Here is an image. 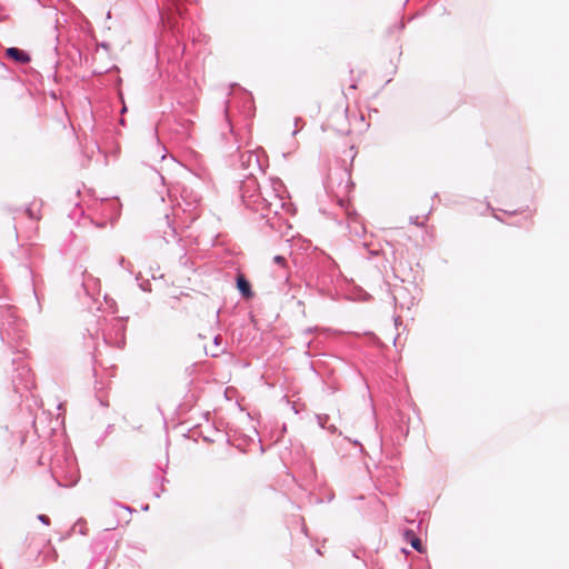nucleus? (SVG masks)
Segmentation results:
<instances>
[{"label": "nucleus", "mask_w": 569, "mask_h": 569, "mask_svg": "<svg viewBox=\"0 0 569 569\" xmlns=\"http://www.w3.org/2000/svg\"><path fill=\"white\" fill-rule=\"evenodd\" d=\"M38 518H39V520H40L41 522H43L44 525H50V519H49V517H48V516H46V515H40Z\"/></svg>", "instance_id": "423d86ee"}, {"label": "nucleus", "mask_w": 569, "mask_h": 569, "mask_svg": "<svg viewBox=\"0 0 569 569\" xmlns=\"http://www.w3.org/2000/svg\"><path fill=\"white\" fill-rule=\"evenodd\" d=\"M237 287L243 297L250 298L252 296L251 287L244 276L239 274L237 278Z\"/></svg>", "instance_id": "f03ea898"}, {"label": "nucleus", "mask_w": 569, "mask_h": 569, "mask_svg": "<svg viewBox=\"0 0 569 569\" xmlns=\"http://www.w3.org/2000/svg\"><path fill=\"white\" fill-rule=\"evenodd\" d=\"M7 56L20 63H27L30 61V57L18 48L7 49Z\"/></svg>", "instance_id": "f257e3e1"}, {"label": "nucleus", "mask_w": 569, "mask_h": 569, "mask_svg": "<svg viewBox=\"0 0 569 569\" xmlns=\"http://www.w3.org/2000/svg\"><path fill=\"white\" fill-rule=\"evenodd\" d=\"M405 538L417 551H423L421 540L411 530L405 532Z\"/></svg>", "instance_id": "7ed1b4c3"}, {"label": "nucleus", "mask_w": 569, "mask_h": 569, "mask_svg": "<svg viewBox=\"0 0 569 569\" xmlns=\"http://www.w3.org/2000/svg\"><path fill=\"white\" fill-rule=\"evenodd\" d=\"M28 217L30 219H34V220H39L40 219V216L38 214V212H36L31 207H29L27 210H26Z\"/></svg>", "instance_id": "20e7f679"}, {"label": "nucleus", "mask_w": 569, "mask_h": 569, "mask_svg": "<svg viewBox=\"0 0 569 569\" xmlns=\"http://www.w3.org/2000/svg\"><path fill=\"white\" fill-rule=\"evenodd\" d=\"M413 223H416L417 226H423V221L422 222H419L417 220L412 221Z\"/></svg>", "instance_id": "0eeeda50"}, {"label": "nucleus", "mask_w": 569, "mask_h": 569, "mask_svg": "<svg viewBox=\"0 0 569 569\" xmlns=\"http://www.w3.org/2000/svg\"><path fill=\"white\" fill-rule=\"evenodd\" d=\"M273 261L281 267H286V264H287V260L283 256L273 257Z\"/></svg>", "instance_id": "39448f33"}]
</instances>
